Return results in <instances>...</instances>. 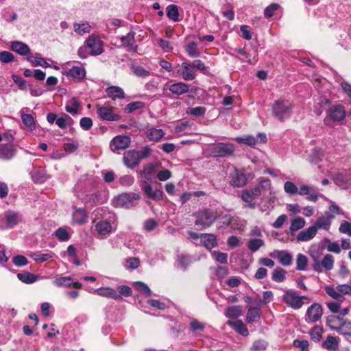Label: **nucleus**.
<instances>
[{"instance_id": "f257e3e1", "label": "nucleus", "mask_w": 351, "mask_h": 351, "mask_svg": "<svg viewBox=\"0 0 351 351\" xmlns=\"http://www.w3.org/2000/svg\"><path fill=\"white\" fill-rule=\"evenodd\" d=\"M293 104L286 99H277L272 105V114L280 121H284L292 114Z\"/></svg>"}, {"instance_id": "f03ea898", "label": "nucleus", "mask_w": 351, "mask_h": 351, "mask_svg": "<svg viewBox=\"0 0 351 351\" xmlns=\"http://www.w3.org/2000/svg\"><path fill=\"white\" fill-rule=\"evenodd\" d=\"M310 256L313 259V269L314 271L318 273H322L323 269L327 271H330L334 267L335 258L330 254H326L322 261H319V256L314 252H310Z\"/></svg>"}, {"instance_id": "7ed1b4c3", "label": "nucleus", "mask_w": 351, "mask_h": 351, "mask_svg": "<svg viewBox=\"0 0 351 351\" xmlns=\"http://www.w3.org/2000/svg\"><path fill=\"white\" fill-rule=\"evenodd\" d=\"M209 150L213 157H227L233 154L235 147L230 143H219L210 145Z\"/></svg>"}, {"instance_id": "20e7f679", "label": "nucleus", "mask_w": 351, "mask_h": 351, "mask_svg": "<svg viewBox=\"0 0 351 351\" xmlns=\"http://www.w3.org/2000/svg\"><path fill=\"white\" fill-rule=\"evenodd\" d=\"M306 299H308L307 297L298 295L297 292L293 289L285 290L282 295L283 302L293 309L300 308L304 304L303 300Z\"/></svg>"}, {"instance_id": "39448f33", "label": "nucleus", "mask_w": 351, "mask_h": 351, "mask_svg": "<svg viewBox=\"0 0 351 351\" xmlns=\"http://www.w3.org/2000/svg\"><path fill=\"white\" fill-rule=\"evenodd\" d=\"M22 221V215L14 210H8L4 217L0 219V230L13 228Z\"/></svg>"}, {"instance_id": "423d86ee", "label": "nucleus", "mask_w": 351, "mask_h": 351, "mask_svg": "<svg viewBox=\"0 0 351 351\" xmlns=\"http://www.w3.org/2000/svg\"><path fill=\"white\" fill-rule=\"evenodd\" d=\"M216 219L214 213L209 209L199 210L196 214L195 224L203 228L210 226Z\"/></svg>"}, {"instance_id": "0eeeda50", "label": "nucleus", "mask_w": 351, "mask_h": 351, "mask_svg": "<svg viewBox=\"0 0 351 351\" xmlns=\"http://www.w3.org/2000/svg\"><path fill=\"white\" fill-rule=\"evenodd\" d=\"M141 196L138 193H123L117 196L113 202L115 206L129 208L134 205V201L138 200Z\"/></svg>"}, {"instance_id": "6e6552de", "label": "nucleus", "mask_w": 351, "mask_h": 351, "mask_svg": "<svg viewBox=\"0 0 351 351\" xmlns=\"http://www.w3.org/2000/svg\"><path fill=\"white\" fill-rule=\"evenodd\" d=\"M86 45L92 56H98L103 52V42L98 36H90L86 40Z\"/></svg>"}, {"instance_id": "1a4fd4ad", "label": "nucleus", "mask_w": 351, "mask_h": 351, "mask_svg": "<svg viewBox=\"0 0 351 351\" xmlns=\"http://www.w3.org/2000/svg\"><path fill=\"white\" fill-rule=\"evenodd\" d=\"M31 111L29 108H22L19 112L20 117L25 128L29 131H34L36 128V122L33 116L29 112Z\"/></svg>"}, {"instance_id": "9d476101", "label": "nucleus", "mask_w": 351, "mask_h": 351, "mask_svg": "<svg viewBox=\"0 0 351 351\" xmlns=\"http://www.w3.org/2000/svg\"><path fill=\"white\" fill-rule=\"evenodd\" d=\"M335 184L342 189H348L351 186V171H343L333 176Z\"/></svg>"}, {"instance_id": "9b49d317", "label": "nucleus", "mask_w": 351, "mask_h": 351, "mask_svg": "<svg viewBox=\"0 0 351 351\" xmlns=\"http://www.w3.org/2000/svg\"><path fill=\"white\" fill-rule=\"evenodd\" d=\"M333 219V215L330 212H326L323 216L319 217L312 226L315 227L317 232L319 229L328 231L330 228L331 222Z\"/></svg>"}, {"instance_id": "f8f14e48", "label": "nucleus", "mask_w": 351, "mask_h": 351, "mask_svg": "<svg viewBox=\"0 0 351 351\" xmlns=\"http://www.w3.org/2000/svg\"><path fill=\"white\" fill-rule=\"evenodd\" d=\"M130 144V138L128 136H117L110 142V147L112 152L125 149Z\"/></svg>"}, {"instance_id": "ddd939ff", "label": "nucleus", "mask_w": 351, "mask_h": 351, "mask_svg": "<svg viewBox=\"0 0 351 351\" xmlns=\"http://www.w3.org/2000/svg\"><path fill=\"white\" fill-rule=\"evenodd\" d=\"M327 113L330 119L333 121H341L343 120L346 116L345 108L340 104L331 106Z\"/></svg>"}, {"instance_id": "4468645a", "label": "nucleus", "mask_w": 351, "mask_h": 351, "mask_svg": "<svg viewBox=\"0 0 351 351\" xmlns=\"http://www.w3.org/2000/svg\"><path fill=\"white\" fill-rule=\"evenodd\" d=\"M135 32L130 31L127 35L122 36L121 40V46L124 47L126 51L130 52H136L138 49V46L135 43Z\"/></svg>"}, {"instance_id": "2eb2a0df", "label": "nucleus", "mask_w": 351, "mask_h": 351, "mask_svg": "<svg viewBox=\"0 0 351 351\" xmlns=\"http://www.w3.org/2000/svg\"><path fill=\"white\" fill-rule=\"evenodd\" d=\"M246 177L243 171L235 169L230 175V184L234 187H241L246 184Z\"/></svg>"}, {"instance_id": "dca6fc26", "label": "nucleus", "mask_w": 351, "mask_h": 351, "mask_svg": "<svg viewBox=\"0 0 351 351\" xmlns=\"http://www.w3.org/2000/svg\"><path fill=\"white\" fill-rule=\"evenodd\" d=\"M99 117L105 121H113L119 120V116L113 112L112 107L101 106L97 109Z\"/></svg>"}, {"instance_id": "f3484780", "label": "nucleus", "mask_w": 351, "mask_h": 351, "mask_svg": "<svg viewBox=\"0 0 351 351\" xmlns=\"http://www.w3.org/2000/svg\"><path fill=\"white\" fill-rule=\"evenodd\" d=\"M62 74L75 80L82 81L86 76V71L82 66H75L69 70L63 71Z\"/></svg>"}, {"instance_id": "a211bd4d", "label": "nucleus", "mask_w": 351, "mask_h": 351, "mask_svg": "<svg viewBox=\"0 0 351 351\" xmlns=\"http://www.w3.org/2000/svg\"><path fill=\"white\" fill-rule=\"evenodd\" d=\"M322 313V306L318 303H314L308 308L306 316L311 322H316L321 318Z\"/></svg>"}, {"instance_id": "6ab92c4d", "label": "nucleus", "mask_w": 351, "mask_h": 351, "mask_svg": "<svg viewBox=\"0 0 351 351\" xmlns=\"http://www.w3.org/2000/svg\"><path fill=\"white\" fill-rule=\"evenodd\" d=\"M140 160V152L136 150L128 151L123 157L124 164L129 168H133L137 166Z\"/></svg>"}, {"instance_id": "aec40b11", "label": "nucleus", "mask_w": 351, "mask_h": 351, "mask_svg": "<svg viewBox=\"0 0 351 351\" xmlns=\"http://www.w3.org/2000/svg\"><path fill=\"white\" fill-rule=\"evenodd\" d=\"M16 149L12 143H3L0 145V159L8 160L16 154Z\"/></svg>"}, {"instance_id": "412c9836", "label": "nucleus", "mask_w": 351, "mask_h": 351, "mask_svg": "<svg viewBox=\"0 0 351 351\" xmlns=\"http://www.w3.org/2000/svg\"><path fill=\"white\" fill-rule=\"evenodd\" d=\"M317 234L315 227L311 226L306 229L300 231L296 236L298 242H308L312 240Z\"/></svg>"}, {"instance_id": "4be33fe9", "label": "nucleus", "mask_w": 351, "mask_h": 351, "mask_svg": "<svg viewBox=\"0 0 351 351\" xmlns=\"http://www.w3.org/2000/svg\"><path fill=\"white\" fill-rule=\"evenodd\" d=\"M141 187L148 198L153 200H160L162 199L163 192L160 190H154L149 184L145 183Z\"/></svg>"}, {"instance_id": "5701e85b", "label": "nucleus", "mask_w": 351, "mask_h": 351, "mask_svg": "<svg viewBox=\"0 0 351 351\" xmlns=\"http://www.w3.org/2000/svg\"><path fill=\"white\" fill-rule=\"evenodd\" d=\"M182 72V77L186 81L193 80L196 77L195 69H193V66L191 64L184 62L181 64Z\"/></svg>"}, {"instance_id": "b1692460", "label": "nucleus", "mask_w": 351, "mask_h": 351, "mask_svg": "<svg viewBox=\"0 0 351 351\" xmlns=\"http://www.w3.org/2000/svg\"><path fill=\"white\" fill-rule=\"evenodd\" d=\"M275 257L278 260L279 263L284 266H289L292 264V255L285 250H277L274 252Z\"/></svg>"}, {"instance_id": "393cba45", "label": "nucleus", "mask_w": 351, "mask_h": 351, "mask_svg": "<svg viewBox=\"0 0 351 351\" xmlns=\"http://www.w3.org/2000/svg\"><path fill=\"white\" fill-rule=\"evenodd\" d=\"M11 49L21 56H29L30 48L25 43L21 41H12L10 45Z\"/></svg>"}, {"instance_id": "a878e982", "label": "nucleus", "mask_w": 351, "mask_h": 351, "mask_svg": "<svg viewBox=\"0 0 351 351\" xmlns=\"http://www.w3.org/2000/svg\"><path fill=\"white\" fill-rule=\"evenodd\" d=\"M95 230L102 237H107L112 231V225L110 222L102 220L96 223Z\"/></svg>"}, {"instance_id": "bb28decb", "label": "nucleus", "mask_w": 351, "mask_h": 351, "mask_svg": "<svg viewBox=\"0 0 351 351\" xmlns=\"http://www.w3.org/2000/svg\"><path fill=\"white\" fill-rule=\"evenodd\" d=\"M26 59L33 66H40L43 68L50 67V64H48L46 60L42 58L41 55L38 53H36L34 55H29Z\"/></svg>"}, {"instance_id": "cd10ccee", "label": "nucleus", "mask_w": 351, "mask_h": 351, "mask_svg": "<svg viewBox=\"0 0 351 351\" xmlns=\"http://www.w3.org/2000/svg\"><path fill=\"white\" fill-rule=\"evenodd\" d=\"M94 293L97 294L98 295L108 298H112L114 300L120 298V295L116 290L108 287L97 289L94 291Z\"/></svg>"}, {"instance_id": "c85d7f7f", "label": "nucleus", "mask_w": 351, "mask_h": 351, "mask_svg": "<svg viewBox=\"0 0 351 351\" xmlns=\"http://www.w3.org/2000/svg\"><path fill=\"white\" fill-rule=\"evenodd\" d=\"M227 324L232 327L237 332L243 337H247L249 335V332L246 326L240 319L235 321H228Z\"/></svg>"}, {"instance_id": "c756f323", "label": "nucleus", "mask_w": 351, "mask_h": 351, "mask_svg": "<svg viewBox=\"0 0 351 351\" xmlns=\"http://www.w3.org/2000/svg\"><path fill=\"white\" fill-rule=\"evenodd\" d=\"M169 90L173 95H181L188 93L189 86L184 82L174 83L169 86Z\"/></svg>"}, {"instance_id": "7c9ffc66", "label": "nucleus", "mask_w": 351, "mask_h": 351, "mask_svg": "<svg viewBox=\"0 0 351 351\" xmlns=\"http://www.w3.org/2000/svg\"><path fill=\"white\" fill-rule=\"evenodd\" d=\"M343 320L340 316L329 315L327 317L326 324L331 330L338 332Z\"/></svg>"}, {"instance_id": "2f4dec72", "label": "nucleus", "mask_w": 351, "mask_h": 351, "mask_svg": "<svg viewBox=\"0 0 351 351\" xmlns=\"http://www.w3.org/2000/svg\"><path fill=\"white\" fill-rule=\"evenodd\" d=\"M106 93L109 97L112 99H123L125 97V93L123 90L117 86H112L106 89Z\"/></svg>"}, {"instance_id": "473e14b6", "label": "nucleus", "mask_w": 351, "mask_h": 351, "mask_svg": "<svg viewBox=\"0 0 351 351\" xmlns=\"http://www.w3.org/2000/svg\"><path fill=\"white\" fill-rule=\"evenodd\" d=\"M339 339L337 337L328 335L322 343V346L330 351H336L339 348Z\"/></svg>"}, {"instance_id": "72a5a7b5", "label": "nucleus", "mask_w": 351, "mask_h": 351, "mask_svg": "<svg viewBox=\"0 0 351 351\" xmlns=\"http://www.w3.org/2000/svg\"><path fill=\"white\" fill-rule=\"evenodd\" d=\"M261 316L260 308L251 307L248 309L246 315V322L250 324L256 323L259 321Z\"/></svg>"}, {"instance_id": "f704fd0d", "label": "nucleus", "mask_w": 351, "mask_h": 351, "mask_svg": "<svg viewBox=\"0 0 351 351\" xmlns=\"http://www.w3.org/2000/svg\"><path fill=\"white\" fill-rule=\"evenodd\" d=\"M324 290L326 293L332 299L335 300L339 302H342L345 300V297L341 294V292L338 291V285L336 288L330 286H325Z\"/></svg>"}, {"instance_id": "c9c22d12", "label": "nucleus", "mask_w": 351, "mask_h": 351, "mask_svg": "<svg viewBox=\"0 0 351 351\" xmlns=\"http://www.w3.org/2000/svg\"><path fill=\"white\" fill-rule=\"evenodd\" d=\"M200 241L209 250L213 248L217 244L216 237L212 234H201Z\"/></svg>"}, {"instance_id": "e433bc0d", "label": "nucleus", "mask_w": 351, "mask_h": 351, "mask_svg": "<svg viewBox=\"0 0 351 351\" xmlns=\"http://www.w3.org/2000/svg\"><path fill=\"white\" fill-rule=\"evenodd\" d=\"M80 109V104L77 98L73 97L66 102L65 110L67 112L75 115L78 114Z\"/></svg>"}, {"instance_id": "4c0bfd02", "label": "nucleus", "mask_w": 351, "mask_h": 351, "mask_svg": "<svg viewBox=\"0 0 351 351\" xmlns=\"http://www.w3.org/2000/svg\"><path fill=\"white\" fill-rule=\"evenodd\" d=\"M306 225V221L301 217H297L291 221V225L289 230L291 234H293L295 232L301 230Z\"/></svg>"}, {"instance_id": "58836bf2", "label": "nucleus", "mask_w": 351, "mask_h": 351, "mask_svg": "<svg viewBox=\"0 0 351 351\" xmlns=\"http://www.w3.org/2000/svg\"><path fill=\"white\" fill-rule=\"evenodd\" d=\"M73 30L78 35L82 36L90 32L91 26L88 22L75 23Z\"/></svg>"}, {"instance_id": "ea45409f", "label": "nucleus", "mask_w": 351, "mask_h": 351, "mask_svg": "<svg viewBox=\"0 0 351 351\" xmlns=\"http://www.w3.org/2000/svg\"><path fill=\"white\" fill-rule=\"evenodd\" d=\"M242 308L240 306H232L228 307L225 312V316L230 319H235L242 315Z\"/></svg>"}, {"instance_id": "a19ab883", "label": "nucleus", "mask_w": 351, "mask_h": 351, "mask_svg": "<svg viewBox=\"0 0 351 351\" xmlns=\"http://www.w3.org/2000/svg\"><path fill=\"white\" fill-rule=\"evenodd\" d=\"M32 178L35 182L43 183L49 178V176L45 170L36 169L32 171Z\"/></svg>"}, {"instance_id": "79ce46f5", "label": "nucleus", "mask_w": 351, "mask_h": 351, "mask_svg": "<svg viewBox=\"0 0 351 351\" xmlns=\"http://www.w3.org/2000/svg\"><path fill=\"white\" fill-rule=\"evenodd\" d=\"M73 220L78 224H83L87 221V215L84 209H77L73 213Z\"/></svg>"}, {"instance_id": "37998d69", "label": "nucleus", "mask_w": 351, "mask_h": 351, "mask_svg": "<svg viewBox=\"0 0 351 351\" xmlns=\"http://www.w3.org/2000/svg\"><path fill=\"white\" fill-rule=\"evenodd\" d=\"M30 256L34 259V261L37 263H43L52 258L53 256V254L50 252H47L45 253L37 252L32 253Z\"/></svg>"}, {"instance_id": "c03bdc74", "label": "nucleus", "mask_w": 351, "mask_h": 351, "mask_svg": "<svg viewBox=\"0 0 351 351\" xmlns=\"http://www.w3.org/2000/svg\"><path fill=\"white\" fill-rule=\"evenodd\" d=\"M18 278L26 284H32L38 280V276L27 271L19 273L17 274Z\"/></svg>"}, {"instance_id": "a18cd8bd", "label": "nucleus", "mask_w": 351, "mask_h": 351, "mask_svg": "<svg viewBox=\"0 0 351 351\" xmlns=\"http://www.w3.org/2000/svg\"><path fill=\"white\" fill-rule=\"evenodd\" d=\"M163 136L164 132L161 129L152 128L149 129L147 132V136L151 141H158Z\"/></svg>"}, {"instance_id": "49530a36", "label": "nucleus", "mask_w": 351, "mask_h": 351, "mask_svg": "<svg viewBox=\"0 0 351 351\" xmlns=\"http://www.w3.org/2000/svg\"><path fill=\"white\" fill-rule=\"evenodd\" d=\"M84 202L88 206H93L100 203L99 193H93L86 195L84 197Z\"/></svg>"}, {"instance_id": "de8ad7c7", "label": "nucleus", "mask_w": 351, "mask_h": 351, "mask_svg": "<svg viewBox=\"0 0 351 351\" xmlns=\"http://www.w3.org/2000/svg\"><path fill=\"white\" fill-rule=\"evenodd\" d=\"M241 199L243 202L247 203L246 207L254 209L256 204L254 202L255 198L250 194L248 190H244L241 193Z\"/></svg>"}, {"instance_id": "09e8293b", "label": "nucleus", "mask_w": 351, "mask_h": 351, "mask_svg": "<svg viewBox=\"0 0 351 351\" xmlns=\"http://www.w3.org/2000/svg\"><path fill=\"white\" fill-rule=\"evenodd\" d=\"M264 245L265 242L261 239H250L247 242V247L252 252L258 251Z\"/></svg>"}, {"instance_id": "8fccbe9b", "label": "nucleus", "mask_w": 351, "mask_h": 351, "mask_svg": "<svg viewBox=\"0 0 351 351\" xmlns=\"http://www.w3.org/2000/svg\"><path fill=\"white\" fill-rule=\"evenodd\" d=\"M185 49L188 55L191 58H197L200 56V51L197 49V43L196 42H191L185 46Z\"/></svg>"}, {"instance_id": "3c124183", "label": "nucleus", "mask_w": 351, "mask_h": 351, "mask_svg": "<svg viewBox=\"0 0 351 351\" xmlns=\"http://www.w3.org/2000/svg\"><path fill=\"white\" fill-rule=\"evenodd\" d=\"M337 332L345 337H351V322L343 320Z\"/></svg>"}, {"instance_id": "603ef678", "label": "nucleus", "mask_w": 351, "mask_h": 351, "mask_svg": "<svg viewBox=\"0 0 351 351\" xmlns=\"http://www.w3.org/2000/svg\"><path fill=\"white\" fill-rule=\"evenodd\" d=\"M167 16L173 21H178L179 20V13L177 5H169L167 7Z\"/></svg>"}, {"instance_id": "864d4df0", "label": "nucleus", "mask_w": 351, "mask_h": 351, "mask_svg": "<svg viewBox=\"0 0 351 351\" xmlns=\"http://www.w3.org/2000/svg\"><path fill=\"white\" fill-rule=\"evenodd\" d=\"M286 271L282 268H276L274 270L271 278L274 281L281 282L285 279Z\"/></svg>"}, {"instance_id": "5fc2aeb1", "label": "nucleus", "mask_w": 351, "mask_h": 351, "mask_svg": "<svg viewBox=\"0 0 351 351\" xmlns=\"http://www.w3.org/2000/svg\"><path fill=\"white\" fill-rule=\"evenodd\" d=\"M308 263V259L306 256L302 254H298L296 258V269L299 271L306 269Z\"/></svg>"}, {"instance_id": "6e6d98bb", "label": "nucleus", "mask_w": 351, "mask_h": 351, "mask_svg": "<svg viewBox=\"0 0 351 351\" xmlns=\"http://www.w3.org/2000/svg\"><path fill=\"white\" fill-rule=\"evenodd\" d=\"M234 140L240 143H243L249 146H254L257 143V139L250 135L244 137H237Z\"/></svg>"}, {"instance_id": "4d7b16f0", "label": "nucleus", "mask_w": 351, "mask_h": 351, "mask_svg": "<svg viewBox=\"0 0 351 351\" xmlns=\"http://www.w3.org/2000/svg\"><path fill=\"white\" fill-rule=\"evenodd\" d=\"M72 121L71 118L66 114H63L60 117L58 118L56 123L60 128L64 129L68 125L71 124Z\"/></svg>"}, {"instance_id": "13d9d810", "label": "nucleus", "mask_w": 351, "mask_h": 351, "mask_svg": "<svg viewBox=\"0 0 351 351\" xmlns=\"http://www.w3.org/2000/svg\"><path fill=\"white\" fill-rule=\"evenodd\" d=\"M54 283L58 287H69L73 284V280L71 277H60L57 278Z\"/></svg>"}, {"instance_id": "bf43d9fd", "label": "nucleus", "mask_w": 351, "mask_h": 351, "mask_svg": "<svg viewBox=\"0 0 351 351\" xmlns=\"http://www.w3.org/2000/svg\"><path fill=\"white\" fill-rule=\"evenodd\" d=\"M212 256L215 259V261L218 263L224 264L227 263L228 261V254L223 252H219L217 251H213L211 252Z\"/></svg>"}, {"instance_id": "052dcab7", "label": "nucleus", "mask_w": 351, "mask_h": 351, "mask_svg": "<svg viewBox=\"0 0 351 351\" xmlns=\"http://www.w3.org/2000/svg\"><path fill=\"white\" fill-rule=\"evenodd\" d=\"M206 111V108L202 106H198L195 108H191L186 111V113L189 114H191L195 117H202L204 115Z\"/></svg>"}, {"instance_id": "680f3d73", "label": "nucleus", "mask_w": 351, "mask_h": 351, "mask_svg": "<svg viewBox=\"0 0 351 351\" xmlns=\"http://www.w3.org/2000/svg\"><path fill=\"white\" fill-rule=\"evenodd\" d=\"M79 147V144L77 141H72L69 143H65L63 145L64 150L67 154H71L75 152Z\"/></svg>"}, {"instance_id": "e2e57ef3", "label": "nucleus", "mask_w": 351, "mask_h": 351, "mask_svg": "<svg viewBox=\"0 0 351 351\" xmlns=\"http://www.w3.org/2000/svg\"><path fill=\"white\" fill-rule=\"evenodd\" d=\"M284 190L287 193L290 195H294L298 193V187L291 181L285 182L284 184Z\"/></svg>"}, {"instance_id": "0e129e2a", "label": "nucleus", "mask_w": 351, "mask_h": 351, "mask_svg": "<svg viewBox=\"0 0 351 351\" xmlns=\"http://www.w3.org/2000/svg\"><path fill=\"white\" fill-rule=\"evenodd\" d=\"M293 345L301 351H308L309 343L307 340L295 339L293 341Z\"/></svg>"}, {"instance_id": "69168bd1", "label": "nucleus", "mask_w": 351, "mask_h": 351, "mask_svg": "<svg viewBox=\"0 0 351 351\" xmlns=\"http://www.w3.org/2000/svg\"><path fill=\"white\" fill-rule=\"evenodd\" d=\"M132 69L134 74L138 77H146L149 75V72L142 66H134Z\"/></svg>"}, {"instance_id": "338daca9", "label": "nucleus", "mask_w": 351, "mask_h": 351, "mask_svg": "<svg viewBox=\"0 0 351 351\" xmlns=\"http://www.w3.org/2000/svg\"><path fill=\"white\" fill-rule=\"evenodd\" d=\"M339 230L341 233L347 234L351 237V223L345 220L342 221Z\"/></svg>"}, {"instance_id": "774afa93", "label": "nucleus", "mask_w": 351, "mask_h": 351, "mask_svg": "<svg viewBox=\"0 0 351 351\" xmlns=\"http://www.w3.org/2000/svg\"><path fill=\"white\" fill-rule=\"evenodd\" d=\"M338 291L341 292L343 296L347 295L351 296V281L349 284H342L338 285Z\"/></svg>"}]
</instances>
